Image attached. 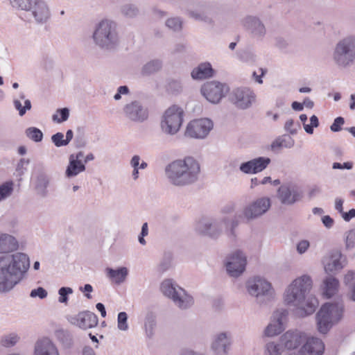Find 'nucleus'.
Returning a JSON list of instances; mask_svg holds the SVG:
<instances>
[{
	"instance_id": "12",
	"label": "nucleus",
	"mask_w": 355,
	"mask_h": 355,
	"mask_svg": "<svg viewBox=\"0 0 355 355\" xmlns=\"http://www.w3.org/2000/svg\"><path fill=\"white\" fill-rule=\"evenodd\" d=\"M246 264V255L241 250H236L226 258L227 272L232 277H238L245 271Z\"/></svg>"
},
{
	"instance_id": "13",
	"label": "nucleus",
	"mask_w": 355,
	"mask_h": 355,
	"mask_svg": "<svg viewBox=\"0 0 355 355\" xmlns=\"http://www.w3.org/2000/svg\"><path fill=\"white\" fill-rule=\"evenodd\" d=\"M26 13L37 24H44L51 18V10L45 0H32Z\"/></svg>"
},
{
	"instance_id": "63",
	"label": "nucleus",
	"mask_w": 355,
	"mask_h": 355,
	"mask_svg": "<svg viewBox=\"0 0 355 355\" xmlns=\"http://www.w3.org/2000/svg\"><path fill=\"white\" fill-rule=\"evenodd\" d=\"M140 162V157L137 155H134L130 160V166L133 168H139Z\"/></svg>"
},
{
	"instance_id": "47",
	"label": "nucleus",
	"mask_w": 355,
	"mask_h": 355,
	"mask_svg": "<svg viewBox=\"0 0 355 355\" xmlns=\"http://www.w3.org/2000/svg\"><path fill=\"white\" fill-rule=\"evenodd\" d=\"M189 15L191 17L196 20L202 21L207 23L211 22V18L205 11H189Z\"/></svg>"
},
{
	"instance_id": "9",
	"label": "nucleus",
	"mask_w": 355,
	"mask_h": 355,
	"mask_svg": "<svg viewBox=\"0 0 355 355\" xmlns=\"http://www.w3.org/2000/svg\"><path fill=\"white\" fill-rule=\"evenodd\" d=\"M270 207L271 200L268 197L258 198L245 205L238 217L247 222L252 221L264 215Z\"/></svg>"
},
{
	"instance_id": "54",
	"label": "nucleus",
	"mask_w": 355,
	"mask_h": 355,
	"mask_svg": "<svg viewBox=\"0 0 355 355\" xmlns=\"http://www.w3.org/2000/svg\"><path fill=\"white\" fill-rule=\"evenodd\" d=\"M57 112L60 114L61 118L59 119L57 114H54L53 116V120L54 121H57L58 123H62L68 119L69 116V110L67 108L59 109L57 110Z\"/></svg>"
},
{
	"instance_id": "51",
	"label": "nucleus",
	"mask_w": 355,
	"mask_h": 355,
	"mask_svg": "<svg viewBox=\"0 0 355 355\" xmlns=\"http://www.w3.org/2000/svg\"><path fill=\"white\" fill-rule=\"evenodd\" d=\"M166 25L174 31H178L182 29V21L178 17L168 19Z\"/></svg>"
},
{
	"instance_id": "21",
	"label": "nucleus",
	"mask_w": 355,
	"mask_h": 355,
	"mask_svg": "<svg viewBox=\"0 0 355 355\" xmlns=\"http://www.w3.org/2000/svg\"><path fill=\"white\" fill-rule=\"evenodd\" d=\"M33 355H60L56 344L48 337L37 339L33 346Z\"/></svg>"
},
{
	"instance_id": "31",
	"label": "nucleus",
	"mask_w": 355,
	"mask_h": 355,
	"mask_svg": "<svg viewBox=\"0 0 355 355\" xmlns=\"http://www.w3.org/2000/svg\"><path fill=\"white\" fill-rule=\"evenodd\" d=\"M85 169L86 167L83 162H78L73 158L69 157V164L65 171V175L69 178H73L85 171Z\"/></svg>"
},
{
	"instance_id": "25",
	"label": "nucleus",
	"mask_w": 355,
	"mask_h": 355,
	"mask_svg": "<svg viewBox=\"0 0 355 355\" xmlns=\"http://www.w3.org/2000/svg\"><path fill=\"white\" fill-rule=\"evenodd\" d=\"M171 300L177 307L182 310L188 309L194 304L193 297L182 288L178 289V293Z\"/></svg>"
},
{
	"instance_id": "26",
	"label": "nucleus",
	"mask_w": 355,
	"mask_h": 355,
	"mask_svg": "<svg viewBox=\"0 0 355 355\" xmlns=\"http://www.w3.org/2000/svg\"><path fill=\"white\" fill-rule=\"evenodd\" d=\"M19 248V243L12 235L0 233V254L10 253Z\"/></svg>"
},
{
	"instance_id": "39",
	"label": "nucleus",
	"mask_w": 355,
	"mask_h": 355,
	"mask_svg": "<svg viewBox=\"0 0 355 355\" xmlns=\"http://www.w3.org/2000/svg\"><path fill=\"white\" fill-rule=\"evenodd\" d=\"M14 191V183L8 181L0 185V202L11 196Z\"/></svg>"
},
{
	"instance_id": "29",
	"label": "nucleus",
	"mask_w": 355,
	"mask_h": 355,
	"mask_svg": "<svg viewBox=\"0 0 355 355\" xmlns=\"http://www.w3.org/2000/svg\"><path fill=\"white\" fill-rule=\"evenodd\" d=\"M105 271L107 277L117 284L124 282L128 275V270L126 267H121L117 269L107 268Z\"/></svg>"
},
{
	"instance_id": "60",
	"label": "nucleus",
	"mask_w": 355,
	"mask_h": 355,
	"mask_svg": "<svg viewBox=\"0 0 355 355\" xmlns=\"http://www.w3.org/2000/svg\"><path fill=\"white\" fill-rule=\"evenodd\" d=\"M293 124L294 121L291 119L287 120L284 125L285 130L290 132L291 135H295L297 133V130L293 128Z\"/></svg>"
},
{
	"instance_id": "57",
	"label": "nucleus",
	"mask_w": 355,
	"mask_h": 355,
	"mask_svg": "<svg viewBox=\"0 0 355 355\" xmlns=\"http://www.w3.org/2000/svg\"><path fill=\"white\" fill-rule=\"evenodd\" d=\"M345 123L344 119L341 116L337 117L332 125L330 127V129L333 132H338L341 130L340 126L343 125Z\"/></svg>"
},
{
	"instance_id": "56",
	"label": "nucleus",
	"mask_w": 355,
	"mask_h": 355,
	"mask_svg": "<svg viewBox=\"0 0 355 355\" xmlns=\"http://www.w3.org/2000/svg\"><path fill=\"white\" fill-rule=\"evenodd\" d=\"M30 296L33 298L38 297L40 299H44L47 296V291L42 287H38L31 291Z\"/></svg>"
},
{
	"instance_id": "38",
	"label": "nucleus",
	"mask_w": 355,
	"mask_h": 355,
	"mask_svg": "<svg viewBox=\"0 0 355 355\" xmlns=\"http://www.w3.org/2000/svg\"><path fill=\"white\" fill-rule=\"evenodd\" d=\"M284 329V327L280 325L279 323H276L271 320V322L266 327L264 334L268 337H272L281 334Z\"/></svg>"
},
{
	"instance_id": "8",
	"label": "nucleus",
	"mask_w": 355,
	"mask_h": 355,
	"mask_svg": "<svg viewBox=\"0 0 355 355\" xmlns=\"http://www.w3.org/2000/svg\"><path fill=\"white\" fill-rule=\"evenodd\" d=\"M183 115L181 107L177 105L168 107L162 117L160 127L162 132L171 136L176 135L182 124Z\"/></svg>"
},
{
	"instance_id": "42",
	"label": "nucleus",
	"mask_w": 355,
	"mask_h": 355,
	"mask_svg": "<svg viewBox=\"0 0 355 355\" xmlns=\"http://www.w3.org/2000/svg\"><path fill=\"white\" fill-rule=\"evenodd\" d=\"M32 0H9L11 8L15 10L27 12Z\"/></svg>"
},
{
	"instance_id": "53",
	"label": "nucleus",
	"mask_w": 355,
	"mask_h": 355,
	"mask_svg": "<svg viewBox=\"0 0 355 355\" xmlns=\"http://www.w3.org/2000/svg\"><path fill=\"white\" fill-rule=\"evenodd\" d=\"M64 135L62 132H57L51 137L52 142L57 147L64 146H67V142L64 139Z\"/></svg>"
},
{
	"instance_id": "1",
	"label": "nucleus",
	"mask_w": 355,
	"mask_h": 355,
	"mask_svg": "<svg viewBox=\"0 0 355 355\" xmlns=\"http://www.w3.org/2000/svg\"><path fill=\"white\" fill-rule=\"evenodd\" d=\"M313 287V281L308 275H303L293 279L283 293L284 304L291 309L299 318L311 315L318 306L313 297H307Z\"/></svg>"
},
{
	"instance_id": "59",
	"label": "nucleus",
	"mask_w": 355,
	"mask_h": 355,
	"mask_svg": "<svg viewBox=\"0 0 355 355\" xmlns=\"http://www.w3.org/2000/svg\"><path fill=\"white\" fill-rule=\"evenodd\" d=\"M353 167V163L351 162H345L343 164H340L338 162H334L333 164L332 168L334 169H347L350 170Z\"/></svg>"
},
{
	"instance_id": "36",
	"label": "nucleus",
	"mask_w": 355,
	"mask_h": 355,
	"mask_svg": "<svg viewBox=\"0 0 355 355\" xmlns=\"http://www.w3.org/2000/svg\"><path fill=\"white\" fill-rule=\"evenodd\" d=\"M156 327V315L153 312H148L144 320V329L148 338L153 336Z\"/></svg>"
},
{
	"instance_id": "32",
	"label": "nucleus",
	"mask_w": 355,
	"mask_h": 355,
	"mask_svg": "<svg viewBox=\"0 0 355 355\" xmlns=\"http://www.w3.org/2000/svg\"><path fill=\"white\" fill-rule=\"evenodd\" d=\"M50 183V177L44 173H40L36 179L35 189L37 193L42 197L47 195V187Z\"/></svg>"
},
{
	"instance_id": "55",
	"label": "nucleus",
	"mask_w": 355,
	"mask_h": 355,
	"mask_svg": "<svg viewBox=\"0 0 355 355\" xmlns=\"http://www.w3.org/2000/svg\"><path fill=\"white\" fill-rule=\"evenodd\" d=\"M310 247V242L308 240L303 239L297 242L296 245V250L298 254H304Z\"/></svg>"
},
{
	"instance_id": "46",
	"label": "nucleus",
	"mask_w": 355,
	"mask_h": 355,
	"mask_svg": "<svg viewBox=\"0 0 355 355\" xmlns=\"http://www.w3.org/2000/svg\"><path fill=\"white\" fill-rule=\"evenodd\" d=\"M345 243L347 250H352L355 248V229L345 232Z\"/></svg>"
},
{
	"instance_id": "35",
	"label": "nucleus",
	"mask_w": 355,
	"mask_h": 355,
	"mask_svg": "<svg viewBox=\"0 0 355 355\" xmlns=\"http://www.w3.org/2000/svg\"><path fill=\"white\" fill-rule=\"evenodd\" d=\"M339 282L333 277H329L324 281V294L327 297L330 298L338 291Z\"/></svg>"
},
{
	"instance_id": "43",
	"label": "nucleus",
	"mask_w": 355,
	"mask_h": 355,
	"mask_svg": "<svg viewBox=\"0 0 355 355\" xmlns=\"http://www.w3.org/2000/svg\"><path fill=\"white\" fill-rule=\"evenodd\" d=\"M288 314V311L284 309H277L273 313L272 320L285 327Z\"/></svg>"
},
{
	"instance_id": "17",
	"label": "nucleus",
	"mask_w": 355,
	"mask_h": 355,
	"mask_svg": "<svg viewBox=\"0 0 355 355\" xmlns=\"http://www.w3.org/2000/svg\"><path fill=\"white\" fill-rule=\"evenodd\" d=\"M277 198L284 205H291L302 198V192L293 184H284L277 190Z\"/></svg>"
},
{
	"instance_id": "58",
	"label": "nucleus",
	"mask_w": 355,
	"mask_h": 355,
	"mask_svg": "<svg viewBox=\"0 0 355 355\" xmlns=\"http://www.w3.org/2000/svg\"><path fill=\"white\" fill-rule=\"evenodd\" d=\"M129 88L124 85V86H120L117 89V93L114 96V98L116 101H119L121 98V95H125L129 94Z\"/></svg>"
},
{
	"instance_id": "15",
	"label": "nucleus",
	"mask_w": 355,
	"mask_h": 355,
	"mask_svg": "<svg viewBox=\"0 0 355 355\" xmlns=\"http://www.w3.org/2000/svg\"><path fill=\"white\" fill-rule=\"evenodd\" d=\"M256 95L248 87L236 88L230 95L231 102L238 108L245 110L255 102Z\"/></svg>"
},
{
	"instance_id": "23",
	"label": "nucleus",
	"mask_w": 355,
	"mask_h": 355,
	"mask_svg": "<svg viewBox=\"0 0 355 355\" xmlns=\"http://www.w3.org/2000/svg\"><path fill=\"white\" fill-rule=\"evenodd\" d=\"M243 26L257 38H262L266 33L265 26L257 17L246 16L241 20Z\"/></svg>"
},
{
	"instance_id": "45",
	"label": "nucleus",
	"mask_w": 355,
	"mask_h": 355,
	"mask_svg": "<svg viewBox=\"0 0 355 355\" xmlns=\"http://www.w3.org/2000/svg\"><path fill=\"white\" fill-rule=\"evenodd\" d=\"M26 136L35 142L42 140L43 134L40 130L35 127H31L26 130Z\"/></svg>"
},
{
	"instance_id": "49",
	"label": "nucleus",
	"mask_w": 355,
	"mask_h": 355,
	"mask_svg": "<svg viewBox=\"0 0 355 355\" xmlns=\"http://www.w3.org/2000/svg\"><path fill=\"white\" fill-rule=\"evenodd\" d=\"M13 103L15 107L19 111V114L21 116H24L26 111L31 110V103L28 99L25 100L24 106H22L21 103L19 99H15Z\"/></svg>"
},
{
	"instance_id": "10",
	"label": "nucleus",
	"mask_w": 355,
	"mask_h": 355,
	"mask_svg": "<svg viewBox=\"0 0 355 355\" xmlns=\"http://www.w3.org/2000/svg\"><path fill=\"white\" fill-rule=\"evenodd\" d=\"M229 226V220L227 218L217 220L205 218L196 223L195 229L201 235L207 236L211 239H217L221 235L223 228H228Z\"/></svg>"
},
{
	"instance_id": "34",
	"label": "nucleus",
	"mask_w": 355,
	"mask_h": 355,
	"mask_svg": "<svg viewBox=\"0 0 355 355\" xmlns=\"http://www.w3.org/2000/svg\"><path fill=\"white\" fill-rule=\"evenodd\" d=\"M55 336L64 348H70L73 345V337L67 330L60 329L55 331Z\"/></svg>"
},
{
	"instance_id": "50",
	"label": "nucleus",
	"mask_w": 355,
	"mask_h": 355,
	"mask_svg": "<svg viewBox=\"0 0 355 355\" xmlns=\"http://www.w3.org/2000/svg\"><path fill=\"white\" fill-rule=\"evenodd\" d=\"M128 315L125 312H120L118 314L117 327L121 331H127L128 325L127 323Z\"/></svg>"
},
{
	"instance_id": "5",
	"label": "nucleus",
	"mask_w": 355,
	"mask_h": 355,
	"mask_svg": "<svg viewBox=\"0 0 355 355\" xmlns=\"http://www.w3.org/2000/svg\"><path fill=\"white\" fill-rule=\"evenodd\" d=\"M331 59L340 69L352 67L355 62V35H347L339 40L333 48Z\"/></svg>"
},
{
	"instance_id": "20",
	"label": "nucleus",
	"mask_w": 355,
	"mask_h": 355,
	"mask_svg": "<svg viewBox=\"0 0 355 355\" xmlns=\"http://www.w3.org/2000/svg\"><path fill=\"white\" fill-rule=\"evenodd\" d=\"M306 335L298 330H288L281 336L280 342L286 349H295L302 345Z\"/></svg>"
},
{
	"instance_id": "62",
	"label": "nucleus",
	"mask_w": 355,
	"mask_h": 355,
	"mask_svg": "<svg viewBox=\"0 0 355 355\" xmlns=\"http://www.w3.org/2000/svg\"><path fill=\"white\" fill-rule=\"evenodd\" d=\"M322 223L327 228H331L334 225V220L329 216H324L322 218Z\"/></svg>"
},
{
	"instance_id": "28",
	"label": "nucleus",
	"mask_w": 355,
	"mask_h": 355,
	"mask_svg": "<svg viewBox=\"0 0 355 355\" xmlns=\"http://www.w3.org/2000/svg\"><path fill=\"white\" fill-rule=\"evenodd\" d=\"M345 264L342 261L340 253L336 252L331 254L324 263V270L327 272H333L344 268Z\"/></svg>"
},
{
	"instance_id": "33",
	"label": "nucleus",
	"mask_w": 355,
	"mask_h": 355,
	"mask_svg": "<svg viewBox=\"0 0 355 355\" xmlns=\"http://www.w3.org/2000/svg\"><path fill=\"white\" fill-rule=\"evenodd\" d=\"M343 282L348 291V297L355 302V271H348L344 276Z\"/></svg>"
},
{
	"instance_id": "61",
	"label": "nucleus",
	"mask_w": 355,
	"mask_h": 355,
	"mask_svg": "<svg viewBox=\"0 0 355 355\" xmlns=\"http://www.w3.org/2000/svg\"><path fill=\"white\" fill-rule=\"evenodd\" d=\"M341 216L345 221L348 222L355 217V209H352L348 212H343Z\"/></svg>"
},
{
	"instance_id": "27",
	"label": "nucleus",
	"mask_w": 355,
	"mask_h": 355,
	"mask_svg": "<svg viewBox=\"0 0 355 355\" xmlns=\"http://www.w3.org/2000/svg\"><path fill=\"white\" fill-rule=\"evenodd\" d=\"M214 75V69L209 62H202L198 67H195L191 76L194 80H203L212 77Z\"/></svg>"
},
{
	"instance_id": "64",
	"label": "nucleus",
	"mask_w": 355,
	"mask_h": 355,
	"mask_svg": "<svg viewBox=\"0 0 355 355\" xmlns=\"http://www.w3.org/2000/svg\"><path fill=\"white\" fill-rule=\"evenodd\" d=\"M321 191L320 189L317 186H313L311 187L309 191V197L310 198L315 197L316 195L320 193Z\"/></svg>"
},
{
	"instance_id": "44",
	"label": "nucleus",
	"mask_w": 355,
	"mask_h": 355,
	"mask_svg": "<svg viewBox=\"0 0 355 355\" xmlns=\"http://www.w3.org/2000/svg\"><path fill=\"white\" fill-rule=\"evenodd\" d=\"M121 14L128 18H133L139 13L138 8L134 4H125L121 7Z\"/></svg>"
},
{
	"instance_id": "24",
	"label": "nucleus",
	"mask_w": 355,
	"mask_h": 355,
	"mask_svg": "<svg viewBox=\"0 0 355 355\" xmlns=\"http://www.w3.org/2000/svg\"><path fill=\"white\" fill-rule=\"evenodd\" d=\"M270 162L268 157H259L241 164L239 169L246 174L257 173L266 168Z\"/></svg>"
},
{
	"instance_id": "18",
	"label": "nucleus",
	"mask_w": 355,
	"mask_h": 355,
	"mask_svg": "<svg viewBox=\"0 0 355 355\" xmlns=\"http://www.w3.org/2000/svg\"><path fill=\"white\" fill-rule=\"evenodd\" d=\"M325 345L320 338L306 335L302 345L298 351L300 355H323Z\"/></svg>"
},
{
	"instance_id": "4",
	"label": "nucleus",
	"mask_w": 355,
	"mask_h": 355,
	"mask_svg": "<svg viewBox=\"0 0 355 355\" xmlns=\"http://www.w3.org/2000/svg\"><path fill=\"white\" fill-rule=\"evenodd\" d=\"M94 44L107 51L115 50L121 43V37L116 22L103 19L96 26L92 35Z\"/></svg>"
},
{
	"instance_id": "3",
	"label": "nucleus",
	"mask_w": 355,
	"mask_h": 355,
	"mask_svg": "<svg viewBox=\"0 0 355 355\" xmlns=\"http://www.w3.org/2000/svg\"><path fill=\"white\" fill-rule=\"evenodd\" d=\"M200 173V165L192 157L175 160L165 168V174L168 182L178 187H184L196 182Z\"/></svg>"
},
{
	"instance_id": "7",
	"label": "nucleus",
	"mask_w": 355,
	"mask_h": 355,
	"mask_svg": "<svg viewBox=\"0 0 355 355\" xmlns=\"http://www.w3.org/2000/svg\"><path fill=\"white\" fill-rule=\"evenodd\" d=\"M245 287L248 294L254 297L259 304H263L266 300L272 298L275 294L272 284L266 279L258 276L248 279Z\"/></svg>"
},
{
	"instance_id": "6",
	"label": "nucleus",
	"mask_w": 355,
	"mask_h": 355,
	"mask_svg": "<svg viewBox=\"0 0 355 355\" xmlns=\"http://www.w3.org/2000/svg\"><path fill=\"white\" fill-rule=\"evenodd\" d=\"M343 312V304L342 302L324 304L316 315L318 331L320 334H327L332 325L341 319Z\"/></svg>"
},
{
	"instance_id": "41",
	"label": "nucleus",
	"mask_w": 355,
	"mask_h": 355,
	"mask_svg": "<svg viewBox=\"0 0 355 355\" xmlns=\"http://www.w3.org/2000/svg\"><path fill=\"white\" fill-rule=\"evenodd\" d=\"M19 340V336L15 333L4 335L1 337L0 343L4 347H11L15 345Z\"/></svg>"
},
{
	"instance_id": "40",
	"label": "nucleus",
	"mask_w": 355,
	"mask_h": 355,
	"mask_svg": "<svg viewBox=\"0 0 355 355\" xmlns=\"http://www.w3.org/2000/svg\"><path fill=\"white\" fill-rule=\"evenodd\" d=\"M172 255L170 253H165L157 267L158 272L162 274L169 270L172 266Z\"/></svg>"
},
{
	"instance_id": "14",
	"label": "nucleus",
	"mask_w": 355,
	"mask_h": 355,
	"mask_svg": "<svg viewBox=\"0 0 355 355\" xmlns=\"http://www.w3.org/2000/svg\"><path fill=\"white\" fill-rule=\"evenodd\" d=\"M202 95L213 104L218 103L227 92L225 85L217 81L205 83L200 89Z\"/></svg>"
},
{
	"instance_id": "30",
	"label": "nucleus",
	"mask_w": 355,
	"mask_h": 355,
	"mask_svg": "<svg viewBox=\"0 0 355 355\" xmlns=\"http://www.w3.org/2000/svg\"><path fill=\"white\" fill-rule=\"evenodd\" d=\"M181 288L172 279H166L160 284L162 293L170 300L178 293V289Z\"/></svg>"
},
{
	"instance_id": "16",
	"label": "nucleus",
	"mask_w": 355,
	"mask_h": 355,
	"mask_svg": "<svg viewBox=\"0 0 355 355\" xmlns=\"http://www.w3.org/2000/svg\"><path fill=\"white\" fill-rule=\"evenodd\" d=\"M125 116L131 121L141 123L148 117V112L142 103L133 101L125 104L123 108Z\"/></svg>"
},
{
	"instance_id": "37",
	"label": "nucleus",
	"mask_w": 355,
	"mask_h": 355,
	"mask_svg": "<svg viewBox=\"0 0 355 355\" xmlns=\"http://www.w3.org/2000/svg\"><path fill=\"white\" fill-rule=\"evenodd\" d=\"M162 66V63L159 60H153L145 64L142 69L141 72L144 75H149L158 71Z\"/></svg>"
},
{
	"instance_id": "11",
	"label": "nucleus",
	"mask_w": 355,
	"mask_h": 355,
	"mask_svg": "<svg viewBox=\"0 0 355 355\" xmlns=\"http://www.w3.org/2000/svg\"><path fill=\"white\" fill-rule=\"evenodd\" d=\"M213 127V121L208 118L195 119L187 124L184 135L190 138L202 139L207 137Z\"/></svg>"
},
{
	"instance_id": "2",
	"label": "nucleus",
	"mask_w": 355,
	"mask_h": 355,
	"mask_svg": "<svg viewBox=\"0 0 355 355\" xmlns=\"http://www.w3.org/2000/svg\"><path fill=\"white\" fill-rule=\"evenodd\" d=\"M30 267L28 257L16 252L0 257V292L11 291Z\"/></svg>"
},
{
	"instance_id": "52",
	"label": "nucleus",
	"mask_w": 355,
	"mask_h": 355,
	"mask_svg": "<svg viewBox=\"0 0 355 355\" xmlns=\"http://www.w3.org/2000/svg\"><path fill=\"white\" fill-rule=\"evenodd\" d=\"M73 293V289L69 287H62L59 289L58 293L60 295L59 302L60 303H67L68 301L67 295L71 294Z\"/></svg>"
},
{
	"instance_id": "48",
	"label": "nucleus",
	"mask_w": 355,
	"mask_h": 355,
	"mask_svg": "<svg viewBox=\"0 0 355 355\" xmlns=\"http://www.w3.org/2000/svg\"><path fill=\"white\" fill-rule=\"evenodd\" d=\"M263 355H281L279 345L274 342L268 343L265 346Z\"/></svg>"
},
{
	"instance_id": "22",
	"label": "nucleus",
	"mask_w": 355,
	"mask_h": 355,
	"mask_svg": "<svg viewBox=\"0 0 355 355\" xmlns=\"http://www.w3.org/2000/svg\"><path fill=\"white\" fill-rule=\"evenodd\" d=\"M232 344V336L230 331L216 334L211 343V349L217 354H227Z\"/></svg>"
},
{
	"instance_id": "19",
	"label": "nucleus",
	"mask_w": 355,
	"mask_h": 355,
	"mask_svg": "<svg viewBox=\"0 0 355 355\" xmlns=\"http://www.w3.org/2000/svg\"><path fill=\"white\" fill-rule=\"evenodd\" d=\"M68 321L80 329H87L96 327L98 320L94 313L87 311L69 316Z\"/></svg>"
}]
</instances>
